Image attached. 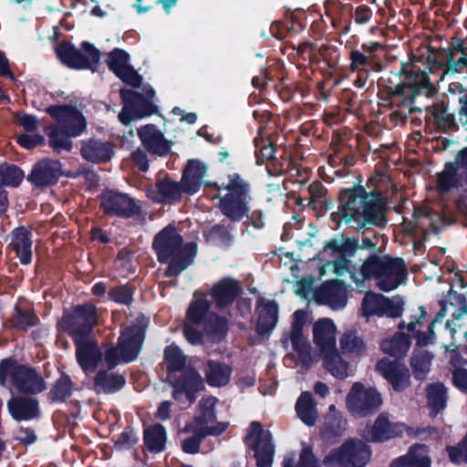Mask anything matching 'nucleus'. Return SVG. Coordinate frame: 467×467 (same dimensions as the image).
I'll list each match as a JSON object with an SVG mask.
<instances>
[{
  "instance_id": "1",
  "label": "nucleus",
  "mask_w": 467,
  "mask_h": 467,
  "mask_svg": "<svg viewBox=\"0 0 467 467\" xmlns=\"http://www.w3.org/2000/svg\"><path fill=\"white\" fill-rule=\"evenodd\" d=\"M344 202L341 220L354 223L356 228L367 224L382 225L385 223L384 203L378 196L367 193L362 188L349 190L341 197Z\"/></svg>"
},
{
  "instance_id": "2",
  "label": "nucleus",
  "mask_w": 467,
  "mask_h": 467,
  "mask_svg": "<svg viewBox=\"0 0 467 467\" xmlns=\"http://www.w3.org/2000/svg\"><path fill=\"white\" fill-rule=\"evenodd\" d=\"M357 284L373 278L379 289L389 292L403 284L407 278V269L400 258L371 256L360 266L359 273H351Z\"/></svg>"
},
{
  "instance_id": "3",
  "label": "nucleus",
  "mask_w": 467,
  "mask_h": 467,
  "mask_svg": "<svg viewBox=\"0 0 467 467\" xmlns=\"http://www.w3.org/2000/svg\"><path fill=\"white\" fill-rule=\"evenodd\" d=\"M153 248L159 260H170L167 269L169 275H177L193 263L196 254V244L192 242L182 245V239L172 227H166L157 234Z\"/></svg>"
},
{
  "instance_id": "4",
  "label": "nucleus",
  "mask_w": 467,
  "mask_h": 467,
  "mask_svg": "<svg viewBox=\"0 0 467 467\" xmlns=\"http://www.w3.org/2000/svg\"><path fill=\"white\" fill-rule=\"evenodd\" d=\"M47 112L57 119V125L50 128V145L57 150H70L71 137L79 136L87 123L82 113L69 106H55L47 109Z\"/></svg>"
},
{
  "instance_id": "5",
  "label": "nucleus",
  "mask_w": 467,
  "mask_h": 467,
  "mask_svg": "<svg viewBox=\"0 0 467 467\" xmlns=\"http://www.w3.org/2000/svg\"><path fill=\"white\" fill-rule=\"evenodd\" d=\"M165 360L170 371H182L178 379L171 377L174 388L173 398L176 400L182 401L183 397H185L189 404L193 403L195 392L203 388L202 377L192 368H184L186 358L177 346L171 345L165 349Z\"/></svg>"
},
{
  "instance_id": "6",
  "label": "nucleus",
  "mask_w": 467,
  "mask_h": 467,
  "mask_svg": "<svg viewBox=\"0 0 467 467\" xmlns=\"http://www.w3.org/2000/svg\"><path fill=\"white\" fill-rule=\"evenodd\" d=\"M219 189L228 191L220 199L221 212L232 221H240L248 212L249 184L237 173L230 174Z\"/></svg>"
},
{
  "instance_id": "7",
  "label": "nucleus",
  "mask_w": 467,
  "mask_h": 467,
  "mask_svg": "<svg viewBox=\"0 0 467 467\" xmlns=\"http://www.w3.org/2000/svg\"><path fill=\"white\" fill-rule=\"evenodd\" d=\"M0 384L8 387L13 384L23 392L36 393L45 389L43 379L35 369L18 365L12 359H5L0 363Z\"/></svg>"
},
{
  "instance_id": "8",
  "label": "nucleus",
  "mask_w": 467,
  "mask_h": 467,
  "mask_svg": "<svg viewBox=\"0 0 467 467\" xmlns=\"http://www.w3.org/2000/svg\"><path fill=\"white\" fill-rule=\"evenodd\" d=\"M370 457L368 446L361 441L349 440L329 451L323 460L325 467H362Z\"/></svg>"
},
{
  "instance_id": "9",
  "label": "nucleus",
  "mask_w": 467,
  "mask_h": 467,
  "mask_svg": "<svg viewBox=\"0 0 467 467\" xmlns=\"http://www.w3.org/2000/svg\"><path fill=\"white\" fill-rule=\"evenodd\" d=\"M380 393L374 388H366L356 382L347 396V407L355 418H363L373 414L382 405Z\"/></svg>"
},
{
  "instance_id": "10",
  "label": "nucleus",
  "mask_w": 467,
  "mask_h": 467,
  "mask_svg": "<svg viewBox=\"0 0 467 467\" xmlns=\"http://www.w3.org/2000/svg\"><path fill=\"white\" fill-rule=\"evenodd\" d=\"M209 304L201 293H195L188 311L186 320L192 324L204 323L207 333L222 337L227 331V321L213 313L208 314Z\"/></svg>"
},
{
  "instance_id": "11",
  "label": "nucleus",
  "mask_w": 467,
  "mask_h": 467,
  "mask_svg": "<svg viewBox=\"0 0 467 467\" xmlns=\"http://www.w3.org/2000/svg\"><path fill=\"white\" fill-rule=\"evenodd\" d=\"M97 324V310L91 304L79 306L71 313H67L59 323L60 327L68 332L75 343L79 338L81 341L88 339V334Z\"/></svg>"
},
{
  "instance_id": "12",
  "label": "nucleus",
  "mask_w": 467,
  "mask_h": 467,
  "mask_svg": "<svg viewBox=\"0 0 467 467\" xmlns=\"http://www.w3.org/2000/svg\"><path fill=\"white\" fill-rule=\"evenodd\" d=\"M216 401L217 400L213 397L202 398L199 402L195 418L185 430L203 438L208 435L221 434L226 429V424L215 421Z\"/></svg>"
},
{
  "instance_id": "13",
  "label": "nucleus",
  "mask_w": 467,
  "mask_h": 467,
  "mask_svg": "<svg viewBox=\"0 0 467 467\" xmlns=\"http://www.w3.org/2000/svg\"><path fill=\"white\" fill-rule=\"evenodd\" d=\"M57 56L62 63L76 69H94L100 58L99 51L91 44L83 42L78 49L71 44L65 43L57 47Z\"/></svg>"
},
{
  "instance_id": "14",
  "label": "nucleus",
  "mask_w": 467,
  "mask_h": 467,
  "mask_svg": "<svg viewBox=\"0 0 467 467\" xmlns=\"http://www.w3.org/2000/svg\"><path fill=\"white\" fill-rule=\"evenodd\" d=\"M246 443L254 451L258 467H271L275 446L272 443V434L264 430L257 421H253L246 435Z\"/></svg>"
},
{
  "instance_id": "15",
  "label": "nucleus",
  "mask_w": 467,
  "mask_h": 467,
  "mask_svg": "<svg viewBox=\"0 0 467 467\" xmlns=\"http://www.w3.org/2000/svg\"><path fill=\"white\" fill-rule=\"evenodd\" d=\"M402 306L403 302L398 296L389 298L381 294L369 292L362 300L361 311L367 317L371 316L397 317L402 313Z\"/></svg>"
},
{
  "instance_id": "16",
  "label": "nucleus",
  "mask_w": 467,
  "mask_h": 467,
  "mask_svg": "<svg viewBox=\"0 0 467 467\" xmlns=\"http://www.w3.org/2000/svg\"><path fill=\"white\" fill-rule=\"evenodd\" d=\"M104 212L123 217H130L138 212V206L129 195L114 191H107L100 196Z\"/></svg>"
},
{
  "instance_id": "17",
  "label": "nucleus",
  "mask_w": 467,
  "mask_h": 467,
  "mask_svg": "<svg viewBox=\"0 0 467 467\" xmlns=\"http://www.w3.org/2000/svg\"><path fill=\"white\" fill-rule=\"evenodd\" d=\"M294 321L290 332V340L294 349L297 352L299 358L306 366L311 365L317 360V355H312L311 347L307 338L303 334L305 314L303 311L294 313Z\"/></svg>"
},
{
  "instance_id": "18",
  "label": "nucleus",
  "mask_w": 467,
  "mask_h": 467,
  "mask_svg": "<svg viewBox=\"0 0 467 467\" xmlns=\"http://www.w3.org/2000/svg\"><path fill=\"white\" fill-rule=\"evenodd\" d=\"M107 63L109 67L123 82L132 87H139L142 82L140 76L129 64V55L121 49L116 48L109 54Z\"/></svg>"
},
{
  "instance_id": "19",
  "label": "nucleus",
  "mask_w": 467,
  "mask_h": 467,
  "mask_svg": "<svg viewBox=\"0 0 467 467\" xmlns=\"http://www.w3.org/2000/svg\"><path fill=\"white\" fill-rule=\"evenodd\" d=\"M379 373L388 380L396 391H402L410 385L409 368L401 363L382 358L377 364Z\"/></svg>"
},
{
  "instance_id": "20",
  "label": "nucleus",
  "mask_w": 467,
  "mask_h": 467,
  "mask_svg": "<svg viewBox=\"0 0 467 467\" xmlns=\"http://www.w3.org/2000/svg\"><path fill=\"white\" fill-rule=\"evenodd\" d=\"M313 341L320 355L337 348V327L331 319L321 318L314 324Z\"/></svg>"
},
{
  "instance_id": "21",
  "label": "nucleus",
  "mask_w": 467,
  "mask_h": 467,
  "mask_svg": "<svg viewBox=\"0 0 467 467\" xmlns=\"http://www.w3.org/2000/svg\"><path fill=\"white\" fill-rule=\"evenodd\" d=\"M316 299L319 304L327 305L337 310L347 304V289L341 281L326 282L316 292Z\"/></svg>"
},
{
  "instance_id": "22",
  "label": "nucleus",
  "mask_w": 467,
  "mask_h": 467,
  "mask_svg": "<svg viewBox=\"0 0 467 467\" xmlns=\"http://www.w3.org/2000/svg\"><path fill=\"white\" fill-rule=\"evenodd\" d=\"M120 95L124 106L119 114V119L123 124L127 125L146 115V99L142 95L129 89L121 90Z\"/></svg>"
},
{
  "instance_id": "23",
  "label": "nucleus",
  "mask_w": 467,
  "mask_h": 467,
  "mask_svg": "<svg viewBox=\"0 0 467 467\" xmlns=\"http://www.w3.org/2000/svg\"><path fill=\"white\" fill-rule=\"evenodd\" d=\"M406 427L400 423H391L385 414H380L374 424L364 431L363 436L371 441H384L403 433Z\"/></svg>"
},
{
  "instance_id": "24",
  "label": "nucleus",
  "mask_w": 467,
  "mask_h": 467,
  "mask_svg": "<svg viewBox=\"0 0 467 467\" xmlns=\"http://www.w3.org/2000/svg\"><path fill=\"white\" fill-rule=\"evenodd\" d=\"M61 174L58 161L43 160L33 168L28 180L37 187H46L56 183Z\"/></svg>"
},
{
  "instance_id": "25",
  "label": "nucleus",
  "mask_w": 467,
  "mask_h": 467,
  "mask_svg": "<svg viewBox=\"0 0 467 467\" xmlns=\"http://www.w3.org/2000/svg\"><path fill=\"white\" fill-rule=\"evenodd\" d=\"M143 339L144 336L140 328L130 327L124 330L119 338L122 362H130L137 358L141 349Z\"/></svg>"
},
{
  "instance_id": "26",
  "label": "nucleus",
  "mask_w": 467,
  "mask_h": 467,
  "mask_svg": "<svg viewBox=\"0 0 467 467\" xmlns=\"http://www.w3.org/2000/svg\"><path fill=\"white\" fill-rule=\"evenodd\" d=\"M75 344L77 346L76 355L79 366L86 374L93 371L102 357L99 346L92 340L86 339L81 341L79 338Z\"/></svg>"
},
{
  "instance_id": "27",
  "label": "nucleus",
  "mask_w": 467,
  "mask_h": 467,
  "mask_svg": "<svg viewBox=\"0 0 467 467\" xmlns=\"http://www.w3.org/2000/svg\"><path fill=\"white\" fill-rule=\"evenodd\" d=\"M258 320L256 330L260 335L270 333L278 319V306L274 301L260 298L257 302Z\"/></svg>"
},
{
  "instance_id": "28",
  "label": "nucleus",
  "mask_w": 467,
  "mask_h": 467,
  "mask_svg": "<svg viewBox=\"0 0 467 467\" xmlns=\"http://www.w3.org/2000/svg\"><path fill=\"white\" fill-rule=\"evenodd\" d=\"M431 459L426 445L415 444L405 455L394 460L390 467H431Z\"/></svg>"
},
{
  "instance_id": "29",
  "label": "nucleus",
  "mask_w": 467,
  "mask_h": 467,
  "mask_svg": "<svg viewBox=\"0 0 467 467\" xmlns=\"http://www.w3.org/2000/svg\"><path fill=\"white\" fill-rule=\"evenodd\" d=\"M207 166L199 160H190L184 169L182 180V189L187 193H195L206 173Z\"/></svg>"
},
{
  "instance_id": "30",
  "label": "nucleus",
  "mask_w": 467,
  "mask_h": 467,
  "mask_svg": "<svg viewBox=\"0 0 467 467\" xmlns=\"http://www.w3.org/2000/svg\"><path fill=\"white\" fill-rule=\"evenodd\" d=\"M7 408L16 420H29L38 414L37 402L32 398H13L8 400Z\"/></svg>"
},
{
  "instance_id": "31",
  "label": "nucleus",
  "mask_w": 467,
  "mask_h": 467,
  "mask_svg": "<svg viewBox=\"0 0 467 467\" xmlns=\"http://www.w3.org/2000/svg\"><path fill=\"white\" fill-rule=\"evenodd\" d=\"M343 244L337 241H332L325 247V253H328L335 260L328 262L322 267V273L327 271L333 272L337 275H342L349 269L350 262L345 257Z\"/></svg>"
},
{
  "instance_id": "32",
  "label": "nucleus",
  "mask_w": 467,
  "mask_h": 467,
  "mask_svg": "<svg viewBox=\"0 0 467 467\" xmlns=\"http://www.w3.org/2000/svg\"><path fill=\"white\" fill-rule=\"evenodd\" d=\"M81 154L84 159L92 162H101L109 161L113 151L108 142L98 140H89L83 142Z\"/></svg>"
},
{
  "instance_id": "33",
  "label": "nucleus",
  "mask_w": 467,
  "mask_h": 467,
  "mask_svg": "<svg viewBox=\"0 0 467 467\" xmlns=\"http://www.w3.org/2000/svg\"><path fill=\"white\" fill-rule=\"evenodd\" d=\"M239 292V286L234 279L225 278L213 285L211 290L213 298L221 307L233 303Z\"/></svg>"
},
{
  "instance_id": "34",
  "label": "nucleus",
  "mask_w": 467,
  "mask_h": 467,
  "mask_svg": "<svg viewBox=\"0 0 467 467\" xmlns=\"http://www.w3.org/2000/svg\"><path fill=\"white\" fill-rule=\"evenodd\" d=\"M125 382L120 374L99 370L94 379V389L98 393H113L122 389Z\"/></svg>"
},
{
  "instance_id": "35",
  "label": "nucleus",
  "mask_w": 467,
  "mask_h": 467,
  "mask_svg": "<svg viewBox=\"0 0 467 467\" xmlns=\"http://www.w3.org/2000/svg\"><path fill=\"white\" fill-rule=\"evenodd\" d=\"M24 178L23 171L16 166H4L0 168V182L3 185L16 187ZM7 207L6 192L0 187V213H4Z\"/></svg>"
},
{
  "instance_id": "36",
  "label": "nucleus",
  "mask_w": 467,
  "mask_h": 467,
  "mask_svg": "<svg viewBox=\"0 0 467 467\" xmlns=\"http://www.w3.org/2000/svg\"><path fill=\"white\" fill-rule=\"evenodd\" d=\"M29 234L25 228H18L13 232L12 246L24 265L30 264L32 260V240Z\"/></svg>"
},
{
  "instance_id": "37",
  "label": "nucleus",
  "mask_w": 467,
  "mask_h": 467,
  "mask_svg": "<svg viewBox=\"0 0 467 467\" xmlns=\"http://www.w3.org/2000/svg\"><path fill=\"white\" fill-rule=\"evenodd\" d=\"M339 351L348 357H359L366 351V344L354 331H345L339 337Z\"/></svg>"
},
{
  "instance_id": "38",
  "label": "nucleus",
  "mask_w": 467,
  "mask_h": 467,
  "mask_svg": "<svg viewBox=\"0 0 467 467\" xmlns=\"http://www.w3.org/2000/svg\"><path fill=\"white\" fill-rule=\"evenodd\" d=\"M458 166L461 165L457 163V160L453 163H447L444 170L438 174L437 189L440 192H447L462 186V180L457 173Z\"/></svg>"
},
{
  "instance_id": "39",
  "label": "nucleus",
  "mask_w": 467,
  "mask_h": 467,
  "mask_svg": "<svg viewBox=\"0 0 467 467\" xmlns=\"http://www.w3.org/2000/svg\"><path fill=\"white\" fill-rule=\"evenodd\" d=\"M296 410L300 420L308 426H313L317 419V410L311 393L303 392L296 404Z\"/></svg>"
},
{
  "instance_id": "40",
  "label": "nucleus",
  "mask_w": 467,
  "mask_h": 467,
  "mask_svg": "<svg viewBox=\"0 0 467 467\" xmlns=\"http://www.w3.org/2000/svg\"><path fill=\"white\" fill-rule=\"evenodd\" d=\"M321 356L324 359L325 368L335 378L343 379L348 376V363L342 358L337 348Z\"/></svg>"
},
{
  "instance_id": "41",
  "label": "nucleus",
  "mask_w": 467,
  "mask_h": 467,
  "mask_svg": "<svg viewBox=\"0 0 467 467\" xmlns=\"http://www.w3.org/2000/svg\"><path fill=\"white\" fill-rule=\"evenodd\" d=\"M170 150L171 141L165 140L163 133L154 125L148 124V151L158 156H164Z\"/></svg>"
},
{
  "instance_id": "42",
  "label": "nucleus",
  "mask_w": 467,
  "mask_h": 467,
  "mask_svg": "<svg viewBox=\"0 0 467 467\" xmlns=\"http://www.w3.org/2000/svg\"><path fill=\"white\" fill-rule=\"evenodd\" d=\"M410 347V337L403 333H399L389 339L383 340L380 346L384 353L397 358L405 356Z\"/></svg>"
},
{
  "instance_id": "43",
  "label": "nucleus",
  "mask_w": 467,
  "mask_h": 467,
  "mask_svg": "<svg viewBox=\"0 0 467 467\" xmlns=\"http://www.w3.org/2000/svg\"><path fill=\"white\" fill-rule=\"evenodd\" d=\"M232 368L226 365L215 361L207 364L206 379L212 386H224L229 382Z\"/></svg>"
},
{
  "instance_id": "44",
  "label": "nucleus",
  "mask_w": 467,
  "mask_h": 467,
  "mask_svg": "<svg viewBox=\"0 0 467 467\" xmlns=\"http://www.w3.org/2000/svg\"><path fill=\"white\" fill-rule=\"evenodd\" d=\"M427 398L429 406L437 414L446 406L447 395L445 387L441 383L430 385L427 388Z\"/></svg>"
},
{
  "instance_id": "45",
  "label": "nucleus",
  "mask_w": 467,
  "mask_h": 467,
  "mask_svg": "<svg viewBox=\"0 0 467 467\" xmlns=\"http://www.w3.org/2000/svg\"><path fill=\"white\" fill-rule=\"evenodd\" d=\"M283 467H319V463L311 447L303 443L296 466H295L294 455H287L284 459Z\"/></svg>"
},
{
  "instance_id": "46",
  "label": "nucleus",
  "mask_w": 467,
  "mask_h": 467,
  "mask_svg": "<svg viewBox=\"0 0 467 467\" xmlns=\"http://www.w3.org/2000/svg\"><path fill=\"white\" fill-rule=\"evenodd\" d=\"M166 443V431L162 425L154 424L148 429V451L160 452Z\"/></svg>"
},
{
  "instance_id": "47",
  "label": "nucleus",
  "mask_w": 467,
  "mask_h": 467,
  "mask_svg": "<svg viewBox=\"0 0 467 467\" xmlns=\"http://www.w3.org/2000/svg\"><path fill=\"white\" fill-rule=\"evenodd\" d=\"M431 357L426 351L414 352L410 365L417 379H423L430 370Z\"/></svg>"
},
{
  "instance_id": "48",
  "label": "nucleus",
  "mask_w": 467,
  "mask_h": 467,
  "mask_svg": "<svg viewBox=\"0 0 467 467\" xmlns=\"http://www.w3.org/2000/svg\"><path fill=\"white\" fill-rule=\"evenodd\" d=\"M36 321V317L29 308L24 309L18 306L15 307V313L11 322L17 329H26L27 327L35 326Z\"/></svg>"
},
{
  "instance_id": "49",
  "label": "nucleus",
  "mask_w": 467,
  "mask_h": 467,
  "mask_svg": "<svg viewBox=\"0 0 467 467\" xmlns=\"http://www.w3.org/2000/svg\"><path fill=\"white\" fill-rule=\"evenodd\" d=\"M157 189L160 194L161 195V202H171L180 198L181 195V188L180 186L168 180H161L157 182Z\"/></svg>"
},
{
  "instance_id": "50",
  "label": "nucleus",
  "mask_w": 467,
  "mask_h": 467,
  "mask_svg": "<svg viewBox=\"0 0 467 467\" xmlns=\"http://www.w3.org/2000/svg\"><path fill=\"white\" fill-rule=\"evenodd\" d=\"M72 391V382L68 376L62 375L59 379L57 380L53 392L57 399L64 400L70 396Z\"/></svg>"
},
{
  "instance_id": "51",
  "label": "nucleus",
  "mask_w": 467,
  "mask_h": 467,
  "mask_svg": "<svg viewBox=\"0 0 467 467\" xmlns=\"http://www.w3.org/2000/svg\"><path fill=\"white\" fill-rule=\"evenodd\" d=\"M17 142L26 149H33L40 145L44 141V137L38 133L35 134H21L17 136Z\"/></svg>"
},
{
  "instance_id": "52",
  "label": "nucleus",
  "mask_w": 467,
  "mask_h": 467,
  "mask_svg": "<svg viewBox=\"0 0 467 467\" xmlns=\"http://www.w3.org/2000/svg\"><path fill=\"white\" fill-rule=\"evenodd\" d=\"M16 122L26 131H33L38 127V119L35 116L28 114H17L16 116Z\"/></svg>"
},
{
  "instance_id": "53",
  "label": "nucleus",
  "mask_w": 467,
  "mask_h": 467,
  "mask_svg": "<svg viewBox=\"0 0 467 467\" xmlns=\"http://www.w3.org/2000/svg\"><path fill=\"white\" fill-rule=\"evenodd\" d=\"M445 316L444 309H442L436 317V318L431 322V324L429 327V330L424 333H420L417 336V345L420 347L427 346L432 341L433 337V331L432 327L435 322H437L440 318L443 317Z\"/></svg>"
},
{
  "instance_id": "54",
  "label": "nucleus",
  "mask_w": 467,
  "mask_h": 467,
  "mask_svg": "<svg viewBox=\"0 0 467 467\" xmlns=\"http://www.w3.org/2000/svg\"><path fill=\"white\" fill-rule=\"evenodd\" d=\"M208 239L226 244L230 241V234L223 226L215 225L209 231Z\"/></svg>"
},
{
  "instance_id": "55",
  "label": "nucleus",
  "mask_w": 467,
  "mask_h": 467,
  "mask_svg": "<svg viewBox=\"0 0 467 467\" xmlns=\"http://www.w3.org/2000/svg\"><path fill=\"white\" fill-rule=\"evenodd\" d=\"M122 362L121 352L119 346L117 348H109L105 352V363L109 368H115Z\"/></svg>"
},
{
  "instance_id": "56",
  "label": "nucleus",
  "mask_w": 467,
  "mask_h": 467,
  "mask_svg": "<svg viewBox=\"0 0 467 467\" xmlns=\"http://www.w3.org/2000/svg\"><path fill=\"white\" fill-rule=\"evenodd\" d=\"M203 437L194 434L182 441V450L187 453H196L199 451L201 441Z\"/></svg>"
},
{
  "instance_id": "57",
  "label": "nucleus",
  "mask_w": 467,
  "mask_h": 467,
  "mask_svg": "<svg viewBox=\"0 0 467 467\" xmlns=\"http://www.w3.org/2000/svg\"><path fill=\"white\" fill-rule=\"evenodd\" d=\"M192 323L186 320L184 327H183V334L188 342H190L192 345L199 344L202 341V335L201 333L196 330L192 327Z\"/></svg>"
},
{
  "instance_id": "58",
  "label": "nucleus",
  "mask_w": 467,
  "mask_h": 467,
  "mask_svg": "<svg viewBox=\"0 0 467 467\" xmlns=\"http://www.w3.org/2000/svg\"><path fill=\"white\" fill-rule=\"evenodd\" d=\"M351 65L350 67L352 70H360L362 69L369 60V57L365 54H362L359 51H352L351 55Z\"/></svg>"
},
{
  "instance_id": "59",
  "label": "nucleus",
  "mask_w": 467,
  "mask_h": 467,
  "mask_svg": "<svg viewBox=\"0 0 467 467\" xmlns=\"http://www.w3.org/2000/svg\"><path fill=\"white\" fill-rule=\"evenodd\" d=\"M109 297L115 302L129 304L131 299V295L127 288L118 287L109 293Z\"/></svg>"
},
{
  "instance_id": "60",
  "label": "nucleus",
  "mask_w": 467,
  "mask_h": 467,
  "mask_svg": "<svg viewBox=\"0 0 467 467\" xmlns=\"http://www.w3.org/2000/svg\"><path fill=\"white\" fill-rule=\"evenodd\" d=\"M16 439L24 444H32L36 436L33 430L28 428H20L16 432Z\"/></svg>"
},
{
  "instance_id": "61",
  "label": "nucleus",
  "mask_w": 467,
  "mask_h": 467,
  "mask_svg": "<svg viewBox=\"0 0 467 467\" xmlns=\"http://www.w3.org/2000/svg\"><path fill=\"white\" fill-rule=\"evenodd\" d=\"M452 380L458 389L467 391V369H455L452 374Z\"/></svg>"
},
{
  "instance_id": "62",
  "label": "nucleus",
  "mask_w": 467,
  "mask_h": 467,
  "mask_svg": "<svg viewBox=\"0 0 467 467\" xmlns=\"http://www.w3.org/2000/svg\"><path fill=\"white\" fill-rule=\"evenodd\" d=\"M131 159L138 165L140 171H146V155L143 150L138 149L133 151L131 153Z\"/></svg>"
},
{
  "instance_id": "63",
  "label": "nucleus",
  "mask_w": 467,
  "mask_h": 467,
  "mask_svg": "<svg viewBox=\"0 0 467 467\" xmlns=\"http://www.w3.org/2000/svg\"><path fill=\"white\" fill-rule=\"evenodd\" d=\"M170 411H171L170 401H163L160 404L155 416H156V418H158L160 420H166L170 417Z\"/></svg>"
},
{
  "instance_id": "64",
  "label": "nucleus",
  "mask_w": 467,
  "mask_h": 467,
  "mask_svg": "<svg viewBox=\"0 0 467 467\" xmlns=\"http://www.w3.org/2000/svg\"><path fill=\"white\" fill-rule=\"evenodd\" d=\"M136 441V437L132 433L131 431H124L121 433V435L119 437L117 445L122 447L125 445H130Z\"/></svg>"
}]
</instances>
